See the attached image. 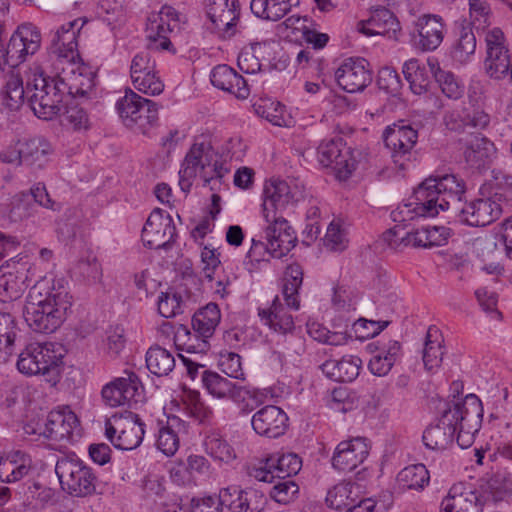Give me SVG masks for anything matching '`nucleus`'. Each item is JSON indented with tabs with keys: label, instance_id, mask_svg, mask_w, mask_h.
<instances>
[{
	"label": "nucleus",
	"instance_id": "nucleus-1",
	"mask_svg": "<svg viewBox=\"0 0 512 512\" xmlns=\"http://www.w3.org/2000/svg\"><path fill=\"white\" fill-rule=\"evenodd\" d=\"M466 192L465 182L454 174L433 175L414 190V202L404 205L416 217H434L439 211L454 210L461 223L484 227L495 222L507 207L502 203L504 194L461 201Z\"/></svg>",
	"mask_w": 512,
	"mask_h": 512
},
{
	"label": "nucleus",
	"instance_id": "nucleus-2",
	"mask_svg": "<svg viewBox=\"0 0 512 512\" xmlns=\"http://www.w3.org/2000/svg\"><path fill=\"white\" fill-rule=\"evenodd\" d=\"M437 423L423 432V443L431 450H443L453 443L455 433L458 445L469 448L479 432L483 419V407L475 394H468L462 402L448 403Z\"/></svg>",
	"mask_w": 512,
	"mask_h": 512
},
{
	"label": "nucleus",
	"instance_id": "nucleus-3",
	"mask_svg": "<svg viewBox=\"0 0 512 512\" xmlns=\"http://www.w3.org/2000/svg\"><path fill=\"white\" fill-rule=\"evenodd\" d=\"M72 307L64 279L44 277L29 290L23 307V318L35 333L52 334L65 322Z\"/></svg>",
	"mask_w": 512,
	"mask_h": 512
},
{
	"label": "nucleus",
	"instance_id": "nucleus-4",
	"mask_svg": "<svg viewBox=\"0 0 512 512\" xmlns=\"http://www.w3.org/2000/svg\"><path fill=\"white\" fill-rule=\"evenodd\" d=\"M230 172L219 154L210 143H194L186 154L179 171V186L188 193L197 175L203 180L204 186L212 191L220 189L223 178Z\"/></svg>",
	"mask_w": 512,
	"mask_h": 512
},
{
	"label": "nucleus",
	"instance_id": "nucleus-5",
	"mask_svg": "<svg viewBox=\"0 0 512 512\" xmlns=\"http://www.w3.org/2000/svg\"><path fill=\"white\" fill-rule=\"evenodd\" d=\"M64 349L54 342H33L18 355L16 363L20 373L27 376L41 375L55 385L63 369Z\"/></svg>",
	"mask_w": 512,
	"mask_h": 512
},
{
	"label": "nucleus",
	"instance_id": "nucleus-6",
	"mask_svg": "<svg viewBox=\"0 0 512 512\" xmlns=\"http://www.w3.org/2000/svg\"><path fill=\"white\" fill-rule=\"evenodd\" d=\"M191 512H222L223 506L231 512H262L267 504L265 494L255 488H223L219 495L192 498Z\"/></svg>",
	"mask_w": 512,
	"mask_h": 512
},
{
	"label": "nucleus",
	"instance_id": "nucleus-7",
	"mask_svg": "<svg viewBox=\"0 0 512 512\" xmlns=\"http://www.w3.org/2000/svg\"><path fill=\"white\" fill-rule=\"evenodd\" d=\"M26 93L30 108L40 119H53L67 105V97L56 75L48 79L35 72L27 79Z\"/></svg>",
	"mask_w": 512,
	"mask_h": 512
},
{
	"label": "nucleus",
	"instance_id": "nucleus-8",
	"mask_svg": "<svg viewBox=\"0 0 512 512\" xmlns=\"http://www.w3.org/2000/svg\"><path fill=\"white\" fill-rule=\"evenodd\" d=\"M266 226L264 228V239L256 241L253 239V244L248 252V257L251 260L259 261L261 252H268L275 258H281L288 254L296 245L297 236L294 229L284 216H275L271 214L268 217H263Z\"/></svg>",
	"mask_w": 512,
	"mask_h": 512
},
{
	"label": "nucleus",
	"instance_id": "nucleus-9",
	"mask_svg": "<svg viewBox=\"0 0 512 512\" xmlns=\"http://www.w3.org/2000/svg\"><path fill=\"white\" fill-rule=\"evenodd\" d=\"M55 472L61 488L71 496L85 497L95 491V475L75 454L58 459Z\"/></svg>",
	"mask_w": 512,
	"mask_h": 512
},
{
	"label": "nucleus",
	"instance_id": "nucleus-10",
	"mask_svg": "<svg viewBox=\"0 0 512 512\" xmlns=\"http://www.w3.org/2000/svg\"><path fill=\"white\" fill-rule=\"evenodd\" d=\"M144 426V422L136 413H114L105 421V435L115 448L133 450L143 441Z\"/></svg>",
	"mask_w": 512,
	"mask_h": 512
},
{
	"label": "nucleus",
	"instance_id": "nucleus-11",
	"mask_svg": "<svg viewBox=\"0 0 512 512\" xmlns=\"http://www.w3.org/2000/svg\"><path fill=\"white\" fill-rule=\"evenodd\" d=\"M86 23V18H77L51 31L48 51L53 68H60L61 65L80 58L77 37Z\"/></svg>",
	"mask_w": 512,
	"mask_h": 512
},
{
	"label": "nucleus",
	"instance_id": "nucleus-12",
	"mask_svg": "<svg viewBox=\"0 0 512 512\" xmlns=\"http://www.w3.org/2000/svg\"><path fill=\"white\" fill-rule=\"evenodd\" d=\"M53 70L67 100L91 98L96 85V74L89 67L77 65L73 61Z\"/></svg>",
	"mask_w": 512,
	"mask_h": 512
},
{
	"label": "nucleus",
	"instance_id": "nucleus-13",
	"mask_svg": "<svg viewBox=\"0 0 512 512\" xmlns=\"http://www.w3.org/2000/svg\"><path fill=\"white\" fill-rule=\"evenodd\" d=\"M117 111L125 126H137L144 130L158 118V104L132 91L126 90L125 95L117 101Z\"/></svg>",
	"mask_w": 512,
	"mask_h": 512
},
{
	"label": "nucleus",
	"instance_id": "nucleus-14",
	"mask_svg": "<svg viewBox=\"0 0 512 512\" xmlns=\"http://www.w3.org/2000/svg\"><path fill=\"white\" fill-rule=\"evenodd\" d=\"M302 197L303 191L292 181L280 179L267 181L263 190V217L271 214L283 216L284 212L293 207Z\"/></svg>",
	"mask_w": 512,
	"mask_h": 512
},
{
	"label": "nucleus",
	"instance_id": "nucleus-15",
	"mask_svg": "<svg viewBox=\"0 0 512 512\" xmlns=\"http://www.w3.org/2000/svg\"><path fill=\"white\" fill-rule=\"evenodd\" d=\"M176 227L172 216L166 211L154 209L142 229L144 246L150 249H170L176 238Z\"/></svg>",
	"mask_w": 512,
	"mask_h": 512
},
{
	"label": "nucleus",
	"instance_id": "nucleus-16",
	"mask_svg": "<svg viewBox=\"0 0 512 512\" xmlns=\"http://www.w3.org/2000/svg\"><path fill=\"white\" fill-rule=\"evenodd\" d=\"M317 156L320 164L331 167L339 180L348 179L356 168L353 151L341 138L323 141L317 149Z\"/></svg>",
	"mask_w": 512,
	"mask_h": 512
},
{
	"label": "nucleus",
	"instance_id": "nucleus-17",
	"mask_svg": "<svg viewBox=\"0 0 512 512\" xmlns=\"http://www.w3.org/2000/svg\"><path fill=\"white\" fill-rule=\"evenodd\" d=\"M127 377L115 378L105 384L101 391L102 400L109 407L131 406L143 397V385L134 372H125Z\"/></svg>",
	"mask_w": 512,
	"mask_h": 512
},
{
	"label": "nucleus",
	"instance_id": "nucleus-18",
	"mask_svg": "<svg viewBox=\"0 0 512 512\" xmlns=\"http://www.w3.org/2000/svg\"><path fill=\"white\" fill-rule=\"evenodd\" d=\"M41 34L31 23L23 24L12 34L5 52V61L12 69L34 55L40 48Z\"/></svg>",
	"mask_w": 512,
	"mask_h": 512
},
{
	"label": "nucleus",
	"instance_id": "nucleus-19",
	"mask_svg": "<svg viewBox=\"0 0 512 512\" xmlns=\"http://www.w3.org/2000/svg\"><path fill=\"white\" fill-rule=\"evenodd\" d=\"M201 381L207 392L218 399H230L235 403L253 400L258 404L257 392L246 386H240L216 372L203 370Z\"/></svg>",
	"mask_w": 512,
	"mask_h": 512
},
{
	"label": "nucleus",
	"instance_id": "nucleus-20",
	"mask_svg": "<svg viewBox=\"0 0 512 512\" xmlns=\"http://www.w3.org/2000/svg\"><path fill=\"white\" fill-rule=\"evenodd\" d=\"M383 140L394 162L404 169L405 161L411 160L413 148L418 140V132L410 125L394 124L385 129Z\"/></svg>",
	"mask_w": 512,
	"mask_h": 512
},
{
	"label": "nucleus",
	"instance_id": "nucleus-21",
	"mask_svg": "<svg viewBox=\"0 0 512 512\" xmlns=\"http://www.w3.org/2000/svg\"><path fill=\"white\" fill-rule=\"evenodd\" d=\"M205 4L215 32L224 38L233 36L240 17L239 0H205Z\"/></svg>",
	"mask_w": 512,
	"mask_h": 512
},
{
	"label": "nucleus",
	"instance_id": "nucleus-22",
	"mask_svg": "<svg viewBox=\"0 0 512 512\" xmlns=\"http://www.w3.org/2000/svg\"><path fill=\"white\" fill-rule=\"evenodd\" d=\"M335 79L348 93L363 91L372 82L369 63L363 58L346 59L335 71Z\"/></svg>",
	"mask_w": 512,
	"mask_h": 512
},
{
	"label": "nucleus",
	"instance_id": "nucleus-23",
	"mask_svg": "<svg viewBox=\"0 0 512 512\" xmlns=\"http://www.w3.org/2000/svg\"><path fill=\"white\" fill-rule=\"evenodd\" d=\"M449 497L443 500L441 508L445 512L459 510L462 512H483L485 504L491 501L483 490V480L479 490H462L461 486H454L449 491Z\"/></svg>",
	"mask_w": 512,
	"mask_h": 512
},
{
	"label": "nucleus",
	"instance_id": "nucleus-24",
	"mask_svg": "<svg viewBox=\"0 0 512 512\" xmlns=\"http://www.w3.org/2000/svg\"><path fill=\"white\" fill-rule=\"evenodd\" d=\"M368 455L367 439L355 437L337 445L332 457V466L338 471H352L362 464Z\"/></svg>",
	"mask_w": 512,
	"mask_h": 512
},
{
	"label": "nucleus",
	"instance_id": "nucleus-25",
	"mask_svg": "<svg viewBox=\"0 0 512 512\" xmlns=\"http://www.w3.org/2000/svg\"><path fill=\"white\" fill-rule=\"evenodd\" d=\"M78 426L76 414L68 407H63L48 414L40 435L56 442L69 441L78 430Z\"/></svg>",
	"mask_w": 512,
	"mask_h": 512
},
{
	"label": "nucleus",
	"instance_id": "nucleus-26",
	"mask_svg": "<svg viewBox=\"0 0 512 512\" xmlns=\"http://www.w3.org/2000/svg\"><path fill=\"white\" fill-rule=\"evenodd\" d=\"M463 157L472 169L485 168L495 153L494 144L480 133H469L459 139Z\"/></svg>",
	"mask_w": 512,
	"mask_h": 512
},
{
	"label": "nucleus",
	"instance_id": "nucleus-27",
	"mask_svg": "<svg viewBox=\"0 0 512 512\" xmlns=\"http://www.w3.org/2000/svg\"><path fill=\"white\" fill-rule=\"evenodd\" d=\"M251 425L260 436L278 438L287 430L288 416L281 408L267 405L252 416Z\"/></svg>",
	"mask_w": 512,
	"mask_h": 512
},
{
	"label": "nucleus",
	"instance_id": "nucleus-28",
	"mask_svg": "<svg viewBox=\"0 0 512 512\" xmlns=\"http://www.w3.org/2000/svg\"><path fill=\"white\" fill-rule=\"evenodd\" d=\"M418 36L417 47L422 51H434L443 42L446 26L443 19L434 14H424L414 22Z\"/></svg>",
	"mask_w": 512,
	"mask_h": 512
},
{
	"label": "nucleus",
	"instance_id": "nucleus-29",
	"mask_svg": "<svg viewBox=\"0 0 512 512\" xmlns=\"http://www.w3.org/2000/svg\"><path fill=\"white\" fill-rule=\"evenodd\" d=\"M358 30L367 36L385 35L390 39L397 40L401 26L396 16L389 9L378 7L373 10L367 23H359Z\"/></svg>",
	"mask_w": 512,
	"mask_h": 512
},
{
	"label": "nucleus",
	"instance_id": "nucleus-30",
	"mask_svg": "<svg viewBox=\"0 0 512 512\" xmlns=\"http://www.w3.org/2000/svg\"><path fill=\"white\" fill-rule=\"evenodd\" d=\"M210 80L213 86L235 95L238 99H246L250 94L246 80L228 65L214 67Z\"/></svg>",
	"mask_w": 512,
	"mask_h": 512
},
{
	"label": "nucleus",
	"instance_id": "nucleus-31",
	"mask_svg": "<svg viewBox=\"0 0 512 512\" xmlns=\"http://www.w3.org/2000/svg\"><path fill=\"white\" fill-rule=\"evenodd\" d=\"M32 460L26 453L16 450L0 457V481L13 483L21 480L31 470Z\"/></svg>",
	"mask_w": 512,
	"mask_h": 512
},
{
	"label": "nucleus",
	"instance_id": "nucleus-32",
	"mask_svg": "<svg viewBox=\"0 0 512 512\" xmlns=\"http://www.w3.org/2000/svg\"><path fill=\"white\" fill-rule=\"evenodd\" d=\"M362 361L356 356H344L340 360H327L320 369L323 374L336 382H352L360 372Z\"/></svg>",
	"mask_w": 512,
	"mask_h": 512
},
{
	"label": "nucleus",
	"instance_id": "nucleus-33",
	"mask_svg": "<svg viewBox=\"0 0 512 512\" xmlns=\"http://www.w3.org/2000/svg\"><path fill=\"white\" fill-rule=\"evenodd\" d=\"M476 46L477 40L473 28L466 24L464 19L459 24L456 38L451 46V58L459 64H467L474 56Z\"/></svg>",
	"mask_w": 512,
	"mask_h": 512
},
{
	"label": "nucleus",
	"instance_id": "nucleus-34",
	"mask_svg": "<svg viewBox=\"0 0 512 512\" xmlns=\"http://www.w3.org/2000/svg\"><path fill=\"white\" fill-rule=\"evenodd\" d=\"M261 322L275 332L287 333L294 329V320L287 312L278 297H275L269 308H259Z\"/></svg>",
	"mask_w": 512,
	"mask_h": 512
},
{
	"label": "nucleus",
	"instance_id": "nucleus-35",
	"mask_svg": "<svg viewBox=\"0 0 512 512\" xmlns=\"http://www.w3.org/2000/svg\"><path fill=\"white\" fill-rule=\"evenodd\" d=\"M22 161L23 165L36 169H42L48 162L52 152L50 143L42 138L22 139Z\"/></svg>",
	"mask_w": 512,
	"mask_h": 512
},
{
	"label": "nucleus",
	"instance_id": "nucleus-36",
	"mask_svg": "<svg viewBox=\"0 0 512 512\" xmlns=\"http://www.w3.org/2000/svg\"><path fill=\"white\" fill-rule=\"evenodd\" d=\"M221 319L220 310L215 303H209L200 309L192 317V328L194 336H200L201 340L210 338Z\"/></svg>",
	"mask_w": 512,
	"mask_h": 512
},
{
	"label": "nucleus",
	"instance_id": "nucleus-37",
	"mask_svg": "<svg viewBox=\"0 0 512 512\" xmlns=\"http://www.w3.org/2000/svg\"><path fill=\"white\" fill-rule=\"evenodd\" d=\"M27 269L22 268L15 272L7 271L0 275V301L3 303L14 301L21 297L27 287Z\"/></svg>",
	"mask_w": 512,
	"mask_h": 512
},
{
	"label": "nucleus",
	"instance_id": "nucleus-38",
	"mask_svg": "<svg viewBox=\"0 0 512 512\" xmlns=\"http://www.w3.org/2000/svg\"><path fill=\"white\" fill-rule=\"evenodd\" d=\"M459 120L454 114L445 117L446 126L449 130L460 131L465 127H473L476 129H485L490 123V115L481 107L473 106L466 108L463 115H458Z\"/></svg>",
	"mask_w": 512,
	"mask_h": 512
},
{
	"label": "nucleus",
	"instance_id": "nucleus-39",
	"mask_svg": "<svg viewBox=\"0 0 512 512\" xmlns=\"http://www.w3.org/2000/svg\"><path fill=\"white\" fill-rule=\"evenodd\" d=\"M157 18L167 20V26L157 24L155 35L149 34L148 38L152 42L157 43V48L169 50L172 43L168 38V33H172L175 29L179 28V14L172 6L164 5L157 14Z\"/></svg>",
	"mask_w": 512,
	"mask_h": 512
},
{
	"label": "nucleus",
	"instance_id": "nucleus-40",
	"mask_svg": "<svg viewBox=\"0 0 512 512\" xmlns=\"http://www.w3.org/2000/svg\"><path fill=\"white\" fill-rule=\"evenodd\" d=\"M360 492L361 487L357 483L341 482L328 491L326 503L336 510L347 508L359 499Z\"/></svg>",
	"mask_w": 512,
	"mask_h": 512
},
{
	"label": "nucleus",
	"instance_id": "nucleus-41",
	"mask_svg": "<svg viewBox=\"0 0 512 512\" xmlns=\"http://www.w3.org/2000/svg\"><path fill=\"white\" fill-rule=\"evenodd\" d=\"M402 72L414 94L422 95L428 91L430 77L426 68L421 65L418 59L407 60L403 65Z\"/></svg>",
	"mask_w": 512,
	"mask_h": 512
},
{
	"label": "nucleus",
	"instance_id": "nucleus-42",
	"mask_svg": "<svg viewBox=\"0 0 512 512\" xmlns=\"http://www.w3.org/2000/svg\"><path fill=\"white\" fill-rule=\"evenodd\" d=\"M442 342L440 331L434 326L429 327L423 348V362L428 370L440 366L444 355Z\"/></svg>",
	"mask_w": 512,
	"mask_h": 512
},
{
	"label": "nucleus",
	"instance_id": "nucleus-43",
	"mask_svg": "<svg viewBox=\"0 0 512 512\" xmlns=\"http://www.w3.org/2000/svg\"><path fill=\"white\" fill-rule=\"evenodd\" d=\"M430 72L439 84L442 93L449 99L458 100L464 94V86L450 71L442 70L436 61L428 60Z\"/></svg>",
	"mask_w": 512,
	"mask_h": 512
},
{
	"label": "nucleus",
	"instance_id": "nucleus-44",
	"mask_svg": "<svg viewBox=\"0 0 512 512\" xmlns=\"http://www.w3.org/2000/svg\"><path fill=\"white\" fill-rule=\"evenodd\" d=\"M146 366L156 376H166L175 367V358L170 351L153 346L146 352Z\"/></svg>",
	"mask_w": 512,
	"mask_h": 512
},
{
	"label": "nucleus",
	"instance_id": "nucleus-45",
	"mask_svg": "<svg viewBox=\"0 0 512 512\" xmlns=\"http://www.w3.org/2000/svg\"><path fill=\"white\" fill-rule=\"evenodd\" d=\"M512 62L508 48L486 54L484 59V70L486 74L495 80H502L508 77L511 72Z\"/></svg>",
	"mask_w": 512,
	"mask_h": 512
},
{
	"label": "nucleus",
	"instance_id": "nucleus-46",
	"mask_svg": "<svg viewBox=\"0 0 512 512\" xmlns=\"http://www.w3.org/2000/svg\"><path fill=\"white\" fill-rule=\"evenodd\" d=\"M204 449L212 458L229 463L236 458L234 448L218 432H210L204 438Z\"/></svg>",
	"mask_w": 512,
	"mask_h": 512
},
{
	"label": "nucleus",
	"instance_id": "nucleus-47",
	"mask_svg": "<svg viewBox=\"0 0 512 512\" xmlns=\"http://www.w3.org/2000/svg\"><path fill=\"white\" fill-rule=\"evenodd\" d=\"M303 271L299 265H290L285 273V283L283 285V296L286 305L289 308L298 310L300 301L298 290L302 285Z\"/></svg>",
	"mask_w": 512,
	"mask_h": 512
},
{
	"label": "nucleus",
	"instance_id": "nucleus-48",
	"mask_svg": "<svg viewBox=\"0 0 512 512\" xmlns=\"http://www.w3.org/2000/svg\"><path fill=\"white\" fill-rule=\"evenodd\" d=\"M429 479V471L424 464L407 466L397 475V482L402 489H423Z\"/></svg>",
	"mask_w": 512,
	"mask_h": 512
},
{
	"label": "nucleus",
	"instance_id": "nucleus-49",
	"mask_svg": "<svg viewBox=\"0 0 512 512\" xmlns=\"http://www.w3.org/2000/svg\"><path fill=\"white\" fill-rule=\"evenodd\" d=\"M18 329L10 313L0 312V362H6L12 354Z\"/></svg>",
	"mask_w": 512,
	"mask_h": 512
},
{
	"label": "nucleus",
	"instance_id": "nucleus-50",
	"mask_svg": "<svg viewBox=\"0 0 512 512\" xmlns=\"http://www.w3.org/2000/svg\"><path fill=\"white\" fill-rule=\"evenodd\" d=\"M268 466L275 470L277 478L285 479L296 475L300 471L302 461L294 453H277L268 457Z\"/></svg>",
	"mask_w": 512,
	"mask_h": 512
},
{
	"label": "nucleus",
	"instance_id": "nucleus-51",
	"mask_svg": "<svg viewBox=\"0 0 512 512\" xmlns=\"http://www.w3.org/2000/svg\"><path fill=\"white\" fill-rule=\"evenodd\" d=\"M33 204L29 199V194L20 192L15 194L9 204L6 206L4 214L11 223L21 222L30 217L33 212Z\"/></svg>",
	"mask_w": 512,
	"mask_h": 512
},
{
	"label": "nucleus",
	"instance_id": "nucleus-52",
	"mask_svg": "<svg viewBox=\"0 0 512 512\" xmlns=\"http://www.w3.org/2000/svg\"><path fill=\"white\" fill-rule=\"evenodd\" d=\"M174 343L182 350L192 353L205 352L208 347V341L201 340L200 336L195 337L186 325L179 324L175 328Z\"/></svg>",
	"mask_w": 512,
	"mask_h": 512
},
{
	"label": "nucleus",
	"instance_id": "nucleus-53",
	"mask_svg": "<svg viewBox=\"0 0 512 512\" xmlns=\"http://www.w3.org/2000/svg\"><path fill=\"white\" fill-rule=\"evenodd\" d=\"M25 99H27L26 87L23 86L20 73L12 69L5 86L6 105L11 110H17Z\"/></svg>",
	"mask_w": 512,
	"mask_h": 512
},
{
	"label": "nucleus",
	"instance_id": "nucleus-54",
	"mask_svg": "<svg viewBox=\"0 0 512 512\" xmlns=\"http://www.w3.org/2000/svg\"><path fill=\"white\" fill-rule=\"evenodd\" d=\"M483 490L491 502L501 501L505 495L512 493V474L497 473L483 480Z\"/></svg>",
	"mask_w": 512,
	"mask_h": 512
},
{
	"label": "nucleus",
	"instance_id": "nucleus-55",
	"mask_svg": "<svg viewBox=\"0 0 512 512\" xmlns=\"http://www.w3.org/2000/svg\"><path fill=\"white\" fill-rule=\"evenodd\" d=\"M131 80L135 89L149 96L160 95L164 90V83L156 70L133 76Z\"/></svg>",
	"mask_w": 512,
	"mask_h": 512
},
{
	"label": "nucleus",
	"instance_id": "nucleus-56",
	"mask_svg": "<svg viewBox=\"0 0 512 512\" xmlns=\"http://www.w3.org/2000/svg\"><path fill=\"white\" fill-rule=\"evenodd\" d=\"M490 6L486 0H469V17L466 24L476 30H484L490 25Z\"/></svg>",
	"mask_w": 512,
	"mask_h": 512
},
{
	"label": "nucleus",
	"instance_id": "nucleus-57",
	"mask_svg": "<svg viewBox=\"0 0 512 512\" xmlns=\"http://www.w3.org/2000/svg\"><path fill=\"white\" fill-rule=\"evenodd\" d=\"M348 244L346 230L339 222L332 221L327 227L324 245L332 251H343Z\"/></svg>",
	"mask_w": 512,
	"mask_h": 512
},
{
	"label": "nucleus",
	"instance_id": "nucleus-58",
	"mask_svg": "<svg viewBox=\"0 0 512 512\" xmlns=\"http://www.w3.org/2000/svg\"><path fill=\"white\" fill-rule=\"evenodd\" d=\"M156 446L166 456H173L177 452L179 437L170 425L159 428Z\"/></svg>",
	"mask_w": 512,
	"mask_h": 512
},
{
	"label": "nucleus",
	"instance_id": "nucleus-59",
	"mask_svg": "<svg viewBox=\"0 0 512 512\" xmlns=\"http://www.w3.org/2000/svg\"><path fill=\"white\" fill-rule=\"evenodd\" d=\"M298 492L299 487L294 481L283 479L272 487L269 494L277 503L289 504L296 498Z\"/></svg>",
	"mask_w": 512,
	"mask_h": 512
},
{
	"label": "nucleus",
	"instance_id": "nucleus-60",
	"mask_svg": "<svg viewBox=\"0 0 512 512\" xmlns=\"http://www.w3.org/2000/svg\"><path fill=\"white\" fill-rule=\"evenodd\" d=\"M219 366L230 378L244 379L241 357L234 352L225 351L220 353Z\"/></svg>",
	"mask_w": 512,
	"mask_h": 512
},
{
	"label": "nucleus",
	"instance_id": "nucleus-61",
	"mask_svg": "<svg viewBox=\"0 0 512 512\" xmlns=\"http://www.w3.org/2000/svg\"><path fill=\"white\" fill-rule=\"evenodd\" d=\"M181 303L179 294L163 292L158 298V312L164 318H172L181 312Z\"/></svg>",
	"mask_w": 512,
	"mask_h": 512
},
{
	"label": "nucleus",
	"instance_id": "nucleus-62",
	"mask_svg": "<svg viewBox=\"0 0 512 512\" xmlns=\"http://www.w3.org/2000/svg\"><path fill=\"white\" fill-rule=\"evenodd\" d=\"M389 323V321H374L360 318L353 324V329L358 338L368 339L377 336Z\"/></svg>",
	"mask_w": 512,
	"mask_h": 512
},
{
	"label": "nucleus",
	"instance_id": "nucleus-63",
	"mask_svg": "<svg viewBox=\"0 0 512 512\" xmlns=\"http://www.w3.org/2000/svg\"><path fill=\"white\" fill-rule=\"evenodd\" d=\"M27 193L29 194V197L31 196L34 199L35 203L46 209L58 212L62 208V204L60 202L51 199L45 184L42 182L34 184Z\"/></svg>",
	"mask_w": 512,
	"mask_h": 512
},
{
	"label": "nucleus",
	"instance_id": "nucleus-64",
	"mask_svg": "<svg viewBox=\"0 0 512 512\" xmlns=\"http://www.w3.org/2000/svg\"><path fill=\"white\" fill-rule=\"evenodd\" d=\"M377 83L380 89L396 94L401 88V80L396 70L384 67L379 70Z\"/></svg>",
	"mask_w": 512,
	"mask_h": 512
}]
</instances>
